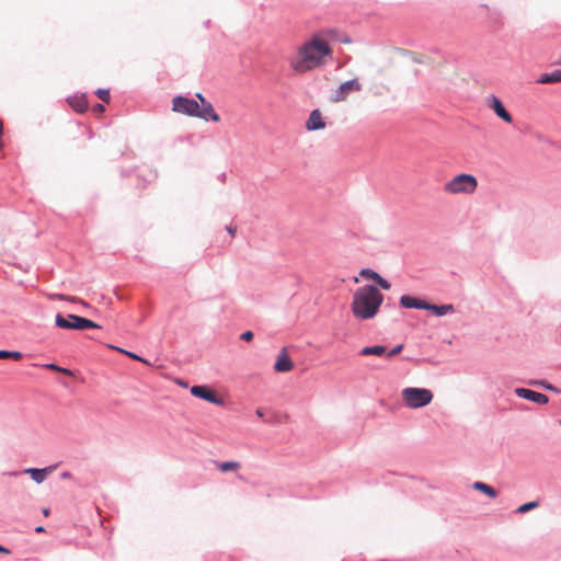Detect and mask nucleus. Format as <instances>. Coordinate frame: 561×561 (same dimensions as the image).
Returning a JSON list of instances; mask_svg holds the SVG:
<instances>
[{
    "instance_id": "nucleus-30",
    "label": "nucleus",
    "mask_w": 561,
    "mask_h": 561,
    "mask_svg": "<svg viewBox=\"0 0 561 561\" xmlns=\"http://www.w3.org/2000/svg\"><path fill=\"white\" fill-rule=\"evenodd\" d=\"M376 283L385 290L390 289V283L382 278L380 275H378Z\"/></svg>"
},
{
    "instance_id": "nucleus-9",
    "label": "nucleus",
    "mask_w": 561,
    "mask_h": 561,
    "mask_svg": "<svg viewBox=\"0 0 561 561\" xmlns=\"http://www.w3.org/2000/svg\"><path fill=\"white\" fill-rule=\"evenodd\" d=\"M191 393L197 398L204 399L210 403L221 405L224 400L218 398L216 393L206 386H193Z\"/></svg>"
},
{
    "instance_id": "nucleus-38",
    "label": "nucleus",
    "mask_w": 561,
    "mask_h": 561,
    "mask_svg": "<svg viewBox=\"0 0 561 561\" xmlns=\"http://www.w3.org/2000/svg\"><path fill=\"white\" fill-rule=\"evenodd\" d=\"M256 414H257L260 417H261V416H263V413H262V411H261V410H257V411H256Z\"/></svg>"
},
{
    "instance_id": "nucleus-24",
    "label": "nucleus",
    "mask_w": 561,
    "mask_h": 561,
    "mask_svg": "<svg viewBox=\"0 0 561 561\" xmlns=\"http://www.w3.org/2000/svg\"><path fill=\"white\" fill-rule=\"evenodd\" d=\"M529 383L533 385V386H540V387H542V388H545L547 390H550V391L559 392V390L554 386L548 383L545 380H534V381H529Z\"/></svg>"
},
{
    "instance_id": "nucleus-4",
    "label": "nucleus",
    "mask_w": 561,
    "mask_h": 561,
    "mask_svg": "<svg viewBox=\"0 0 561 561\" xmlns=\"http://www.w3.org/2000/svg\"><path fill=\"white\" fill-rule=\"evenodd\" d=\"M478 187L477 179L467 173H461L454 176L450 181L444 184V191L451 195L457 194H472Z\"/></svg>"
},
{
    "instance_id": "nucleus-33",
    "label": "nucleus",
    "mask_w": 561,
    "mask_h": 561,
    "mask_svg": "<svg viewBox=\"0 0 561 561\" xmlns=\"http://www.w3.org/2000/svg\"><path fill=\"white\" fill-rule=\"evenodd\" d=\"M92 111L96 114H102L105 111V107L102 104H95Z\"/></svg>"
},
{
    "instance_id": "nucleus-29",
    "label": "nucleus",
    "mask_w": 561,
    "mask_h": 561,
    "mask_svg": "<svg viewBox=\"0 0 561 561\" xmlns=\"http://www.w3.org/2000/svg\"><path fill=\"white\" fill-rule=\"evenodd\" d=\"M403 350V344H399L397 346H394L392 350H390L389 352H387L386 356L387 357H393L398 354H400Z\"/></svg>"
},
{
    "instance_id": "nucleus-15",
    "label": "nucleus",
    "mask_w": 561,
    "mask_h": 561,
    "mask_svg": "<svg viewBox=\"0 0 561 561\" xmlns=\"http://www.w3.org/2000/svg\"><path fill=\"white\" fill-rule=\"evenodd\" d=\"M68 103L77 113H83L88 108V101L84 95L69 98Z\"/></svg>"
},
{
    "instance_id": "nucleus-27",
    "label": "nucleus",
    "mask_w": 561,
    "mask_h": 561,
    "mask_svg": "<svg viewBox=\"0 0 561 561\" xmlns=\"http://www.w3.org/2000/svg\"><path fill=\"white\" fill-rule=\"evenodd\" d=\"M48 298L49 299L67 300V301H71V302H76L77 301L76 297H70V296H66V295H62V294H51V295H48Z\"/></svg>"
},
{
    "instance_id": "nucleus-41",
    "label": "nucleus",
    "mask_w": 561,
    "mask_h": 561,
    "mask_svg": "<svg viewBox=\"0 0 561 561\" xmlns=\"http://www.w3.org/2000/svg\"><path fill=\"white\" fill-rule=\"evenodd\" d=\"M560 424H561V420H560Z\"/></svg>"
},
{
    "instance_id": "nucleus-13",
    "label": "nucleus",
    "mask_w": 561,
    "mask_h": 561,
    "mask_svg": "<svg viewBox=\"0 0 561 561\" xmlns=\"http://www.w3.org/2000/svg\"><path fill=\"white\" fill-rule=\"evenodd\" d=\"M54 469H55L54 466H50V467H47V468H43V469L28 468V469L24 470V473L30 474L31 478L36 483H42L46 479L48 473H50Z\"/></svg>"
},
{
    "instance_id": "nucleus-32",
    "label": "nucleus",
    "mask_w": 561,
    "mask_h": 561,
    "mask_svg": "<svg viewBox=\"0 0 561 561\" xmlns=\"http://www.w3.org/2000/svg\"><path fill=\"white\" fill-rule=\"evenodd\" d=\"M253 336H254V335H253V332H252V331H245V332H243V333L241 334V339H242L243 341H247V342L252 341V340H253Z\"/></svg>"
},
{
    "instance_id": "nucleus-25",
    "label": "nucleus",
    "mask_w": 561,
    "mask_h": 561,
    "mask_svg": "<svg viewBox=\"0 0 561 561\" xmlns=\"http://www.w3.org/2000/svg\"><path fill=\"white\" fill-rule=\"evenodd\" d=\"M110 347H111V348H113V350H116V351H118V352H121V353H123V354H125V355H127L128 357H130V358H133V359H135V360H139V362H142V363L147 364V360H146V359H144V358H141V357H140V356H138L137 354H134V353H131V352H128V351H125V350H122V348H119V347H115V346H112V345H111Z\"/></svg>"
},
{
    "instance_id": "nucleus-36",
    "label": "nucleus",
    "mask_w": 561,
    "mask_h": 561,
    "mask_svg": "<svg viewBox=\"0 0 561 561\" xmlns=\"http://www.w3.org/2000/svg\"><path fill=\"white\" fill-rule=\"evenodd\" d=\"M227 230L232 237H234L237 230L236 227H228Z\"/></svg>"
},
{
    "instance_id": "nucleus-22",
    "label": "nucleus",
    "mask_w": 561,
    "mask_h": 561,
    "mask_svg": "<svg viewBox=\"0 0 561 561\" xmlns=\"http://www.w3.org/2000/svg\"><path fill=\"white\" fill-rule=\"evenodd\" d=\"M539 506V503L536 502V501H533V502H528V503H525L523 505H520L518 508H517V513L519 514H524L530 510H534V508H537Z\"/></svg>"
},
{
    "instance_id": "nucleus-16",
    "label": "nucleus",
    "mask_w": 561,
    "mask_h": 561,
    "mask_svg": "<svg viewBox=\"0 0 561 561\" xmlns=\"http://www.w3.org/2000/svg\"><path fill=\"white\" fill-rule=\"evenodd\" d=\"M541 84H552L561 82V69H557L550 73H542L537 80Z\"/></svg>"
},
{
    "instance_id": "nucleus-19",
    "label": "nucleus",
    "mask_w": 561,
    "mask_h": 561,
    "mask_svg": "<svg viewBox=\"0 0 561 561\" xmlns=\"http://www.w3.org/2000/svg\"><path fill=\"white\" fill-rule=\"evenodd\" d=\"M473 489L484 493L485 495L490 496L491 499H494L497 495L494 488H492L491 485L483 483V482H474Z\"/></svg>"
},
{
    "instance_id": "nucleus-35",
    "label": "nucleus",
    "mask_w": 561,
    "mask_h": 561,
    "mask_svg": "<svg viewBox=\"0 0 561 561\" xmlns=\"http://www.w3.org/2000/svg\"><path fill=\"white\" fill-rule=\"evenodd\" d=\"M0 553H2V554H9V553H10V550H9V549H7L5 547H3V546H1V545H0Z\"/></svg>"
},
{
    "instance_id": "nucleus-37",
    "label": "nucleus",
    "mask_w": 561,
    "mask_h": 561,
    "mask_svg": "<svg viewBox=\"0 0 561 561\" xmlns=\"http://www.w3.org/2000/svg\"><path fill=\"white\" fill-rule=\"evenodd\" d=\"M49 513H50L49 508H43L44 516H46V517L49 516Z\"/></svg>"
},
{
    "instance_id": "nucleus-3",
    "label": "nucleus",
    "mask_w": 561,
    "mask_h": 561,
    "mask_svg": "<svg viewBox=\"0 0 561 561\" xmlns=\"http://www.w3.org/2000/svg\"><path fill=\"white\" fill-rule=\"evenodd\" d=\"M172 110L174 112L198 117L205 121L210 119L216 123L220 121L219 115L215 112L211 104H206V107H199V103L196 100L187 99L184 96H175L173 99Z\"/></svg>"
},
{
    "instance_id": "nucleus-39",
    "label": "nucleus",
    "mask_w": 561,
    "mask_h": 561,
    "mask_svg": "<svg viewBox=\"0 0 561 561\" xmlns=\"http://www.w3.org/2000/svg\"><path fill=\"white\" fill-rule=\"evenodd\" d=\"M43 530H44V529H43V527H42V526H39V527H37V528H36V531H38V533H39V531H43Z\"/></svg>"
},
{
    "instance_id": "nucleus-8",
    "label": "nucleus",
    "mask_w": 561,
    "mask_h": 561,
    "mask_svg": "<svg viewBox=\"0 0 561 561\" xmlns=\"http://www.w3.org/2000/svg\"><path fill=\"white\" fill-rule=\"evenodd\" d=\"M486 105L489 108H491L496 114L497 117H500L507 124H512V122H513L512 115L508 113V111L505 108L504 104L497 96H495V95L489 96L488 101H486Z\"/></svg>"
},
{
    "instance_id": "nucleus-21",
    "label": "nucleus",
    "mask_w": 561,
    "mask_h": 561,
    "mask_svg": "<svg viewBox=\"0 0 561 561\" xmlns=\"http://www.w3.org/2000/svg\"><path fill=\"white\" fill-rule=\"evenodd\" d=\"M22 357V353L18 351H0V359L20 360Z\"/></svg>"
},
{
    "instance_id": "nucleus-26",
    "label": "nucleus",
    "mask_w": 561,
    "mask_h": 561,
    "mask_svg": "<svg viewBox=\"0 0 561 561\" xmlns=\"http://www.w3.org/2000/svg\"><path fill=\"white\" fill-rule=\"evenodd\" d=\"M44 367L47 368V369H50V370L62 373V374L68 375V376L72 375L71 370H69L67 368L59 367V366H57L55 364H47Z\"/></svg>"
},
{
    "instance_id": "nucleus-20",
    "label": "nucleus",
    "mask_w": 561,
    "mask_h": 561,
    "mask_svg": "<svg viewBox=\"0 0 561 561\" xmlns=\"http://www.w3.org/2000/svg\"><path fill=\"white\" fill-rule=\"evenodd\" d=\"M216 466L221 472L237 471L241 468L239 461H222L217 462Z\"/></svg>"
},
{
    "instance_id": "nucleus-34",
    "label": "nucleus",
    "mask_w": 561,
    "mask_h": 561,
    "mask_svg": "<svg viewBox=\"0 0 561 561\" xmlns=\"http://www.w3.org/2000/svg\"><path fill=\"white\" fill-rule=\"evenodd\" d=\"M61 478L62 479H71L72 478V474L69 472V471H64L61 473Z\"/></svg>"
},
{
    "instance_id": "nucleus-1",
    "label": "nucleus",
    "mask_w": 561,
    "mask_h": 561,
    "mask_svg": "<svg viewBox=\"0 0 561 561\" xmlns=\"http://www.w3.org/2000/svg\"><path fill=\"white\" fill-rule=\"evenodd\" d=\"M331 56L329 42L320 35H313L297 46L288 64L294 72L304 75L324 67Z\"/></svg>"
},
{
    "instance_id": "nucleus-2",
    "label": "nucleus",
    "mask_w": 561,
    "mask_h": 561,
    "mask_svg": "<svg viewBox=\"0 0 561 561\" xmlns=\"http://www.w3.org/2000/svg\"><path fill=\"white\" fill-rule=\"evenodd\" d=\"M383 301V295L373 285L357 288L353 295L351 310L358 320L373 319L379 311Z\"/></svg>"
},
{
    "instance_id": "nucleus-14",
    "label": "nucleus",
    "mask_w": 561,
    "mask_h": 561,
    "mask_svg": "<svg viewBox=\"0 0 561 561\" xmlns=\"http://www.w3.org/2000/svg\"><path fill=\"white\" fill-rule=\"evenodd\" d=\"M400 305L404 308L426 309L427 301L421 300L411 296H402L400 298Z\"/></svg>"
},
{
    "instance_id": "nucleus-7",
    "label": "nucleus",
    "mask_w": 561,
    "mask_h": 561,
    "mask_svg": "<svg viewBox=\"0 0 561 561\" xmlns=\"http://www.w3.org/2000/svg\"><path fill=\"white\" fill-rule=\"evenodd\" d=\"M362 90V83L358 79H352L340 84L330 96V100L334 103L343 102L347 99L351 93L359 92Z\"/></svg>"
},
{
    "instance_id": "nucleus-10",
    "label": "nucleus",
    "mask_w": 561,
    "mask_h": 561,
    "mask_svg": "<svg viewBox=\"0 0 561 561\" xmlns=\"http://www.w3.org/2000/svg\"><path fill=\"white\" fill-rule=\"evenodd\" d=\"M294 369V362L290 359L288 355L287 347H283L277 355L276 362L274 364V370L276 373H288Z\"/></svg>"
},
{
    "instance_id": "nucleus-12",
    "label": "nucleus",
    "mask_w": 561,
    "mask_h": 561,
    "mask_svg": "<svg viewBox=\"0 0 561 561\" xmlns=\"http://www.w3.org/2000/svg\"><path fill=\"white\" fill-rule=\"evenodd\" d=\"M324 127L325 123L323 121L321 112L319 110H313L306 122V128L308 130H318L323 129Z\"/></svg>"
},
{
    "instance_id": "nucleus-17",
    "label": "nucleus",
    "mask_w": 561,
    "mask_h": 561,
    "mask_svg": "<svg viewBox=\"0 0 561 561\" xmlns=\"http://www.w3.org/2000/svg\"><path fill=\"white\" fill-rule=\"evenodd\" d=\"M427 308L425 310H430L432 311L434 314L438 316V317H442V316H445L447 313H450L454 311V306L453 305H442V306H437V305H432L430 302H427Z\"/></svg>"
},
{
    "instance_id": "nucleus-11",
    "label": "nucleus",
    "mask_w": 561,
    "mask_h": 561,
    "mask_svg": "<svg viewBox=\"0 0 561 561\" xmlns=\"http://www.w3.org/2000/svg\"><path fill=\"white\" fill-rule=\"evenodd\" d=\"M515 393L519 398L530 400L538 404H547L549 402V398L546 394L533 391L530 389L517 388L515 389Z\"/></svg>"
},
{
    "instance_id": "nucleus-40",
    "label": "nucleus",
    "mask_w": 561,
    "mask_h": 561,
    "mask_svg": "<svg viewBox=\"0 0 561 561\" xmlns=\"http://www.w3.org/2000/svg\"><path fill=\"white\" fill-rule=\"evenodd\" d=\"M558 64L561 65V60H559Z\"/></svg>"
},
{
    "instance_id": "nucleus-5",
    "label": "nucleus",
    "mask_w": 561,
    "mask_h": 561,
    "mask_svg": "<svg viewBox=\"0 0 561 561\" xmlns=\"http://www.w3.org/2000/svg\"><path fill=\"white\" fill-rule=\"evenodd\" d=\"M404 404L410 409H420L430 404L434 398L433 392L425 388H404L401 392Z\"/></svg>"
},
{
    "instance_id": "nucleus-23",
    "label": "nucleus",
    "mask_w": 561,
    "mask_h": 561,
    "mask_svg": "<svg viewBox=\"0 0 561 561\" xmlns=\"http://www.w3.org/2000/svg\"><path fill=\"white\" fill-rule=\"evenodd\" d=\"M359 275L366 279H371V280L376 282L379 274L370 268H363L359 272Z\"/></svg>"
},
{
    "instance_id": "nucleus-28",
    "label": "nucleus",
    "mask_w": 561,
    "mask_h": 561,
    "mask_svg": "<svg viewBox=\"0 0 561 561\" xmlns=\"http://www.w3.org/2000/svg\"><path fill=\"white\" fill-rule=\"evenodd\" d=\"M96 95L105 103L110 102V91L106 89L96 90Z\"/></svg>"
},
{
    "instance_id": "nucleus-31",
    "label": "nucleus",
    "mask_w": 561,
    "mask_h": 561,
    "mask_svg": "<svg viewBox=\"0 0 561 561\" xmlns=\"http://www.w3.org/2000/svg\"><path fill=\"white\" fill-rule=\"evenodd\" d=\"M197 102L199 103V107H206V104H210L201 93L196 94Z\"/></svg>"
},
{
    "instance_id": "nucleus-18",
    "label": "nucleus",
    "mask_w": 561,
    "mask_h": 561,
    "mask_svg": "<svg viewBox=\"0 0 561 561\" xmlns=\"http://www.w3.org/2000/svg\"><path fill=\"white\" fill-rule=\"evenodd\" d=\"M386 354H387V348L383 345L366 346V347L362 348V351H360V355H363V356H369V355L383 356Z\"/></svg>"
},
{
    "instance_id": "nucleus-6",
    "label": "nucleus",
    "mask_w": 561,
    "mask_h": 561,
    "mask_svg": "<svg viewBox=\"0 0 561 561\" xmlns=\"http://www.w3.org/2000/svg\"><path fill=\"white\" fill-rule=\"evenodd\" d=\"M55 323L58 328L66 330H87L100 328V325L92 320L76 314H68L67 317H64L62 314L58 313L55 318Z\"/></svg>"
}]
</instances>
